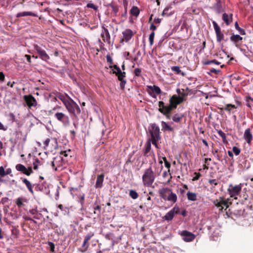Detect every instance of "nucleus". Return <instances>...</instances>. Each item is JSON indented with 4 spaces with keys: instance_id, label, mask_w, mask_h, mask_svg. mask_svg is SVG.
I'll return each mask as SVG.
<instances>
[{
    "instance_id": "1",
    "label": "nucleus",
    "mask_w": 253,
    "mask_h": 253,
    "mask_svg": "<svg viewBox=\"0 0 253 253\" xmlns=\"http://www.w3.org/2000/svg\"><path fill=\"white\" fill-rule=\"evenodd\" d=\"M106 60L110 65L109 67L112 69V73L117 76L118 79L120 81V87L122 90L125 88V85L126 83V81L125 79L126 77V73L125 72H122L119 66L116 65H112L113 64V61L110 55H107Z\"/></svg>"
},
{
    "instance_id": "2",
    "label": "nucleus",
    "mask_w": 253,
    "mask_h": 253,
    "mask_svg": "<svg viewBox=\"0 0 253 253\" xmlns=\"http://www.w3.org/2000/svg\"><path fill=\"white\" fill-rule=\"evenodd\" d=\"M160 197L165 201H168L175 203L177 200L176 194L172 192V190L168 187H163L159 190Z\"/></svg>"
},
{
    "instance_id": "3",
    "label": "nucleus",
    "mask_w": 253,
    "mask_h": 253,
    "mask_svg": "<svg viewBox=\"0 0 253 253\" xmlns=\"http://www.w3.org/2000/svg\"><path fill=\"white\" fill-rule=\"evenodd\" d=\"M155 179V175L152 168L149 167L145 170L142 175L143 184L145 186L150 187L153 183Z\"/></svg>"
},
{
    "instance_id": "4",
    "label": "nucleus",
    "mask_w": 253,
    "mask_h": 253,
    "mask_svg": "<svg viewBox=\"0 0 253 253\" xmlns=\"http://www.w3.org/2000/svg\"><path fill=\"white\" fill-rule=\"evenodd\" d=\"M68 160L64 159L62 156H57L53 158L51 162V166L55 171H61L66 167Z\"/></svg>"
},
{
    "instance_id": "5",
    "label": "nucleus",
    "mask_w": 253,
    "mask_h": 253,
    "mask_svg": "<svg viewBox=\"0 0 253 253\" xmlns=\"http://www.w3.org/2000/svg\"><path fill=\"white\" fill-rule=\"evenodd\" d=\"M68 111L74 115H79L81 113V109L79 105L71 98L64 104Z\"/></svg>"
},
{
    "instance_id": "6",
    "label": "nucleus",
    "mask_w": 253,
    "mask_h": 253,
    "mask_svg": "<svg viewBox=\"0 0 253 253\" xmlns=\"http://www.w3.org/2000/svg\"><path fill=\"white\" fill-rule=\"evenodd\" d=\"M183 100L182 97L177 96L176 95H173L169 98V104L168 105H165V107L167 108L168 111L173 110L175 109L177 106L182 103Z\"/></svg>"
},
{
    "instance_id": "7",
    "label": "nucleus",
    "mask_w": 253,
    "mask_h": 253,
    "mask_svg": "<svg viewBox=\"0 0 253 253\" xmlns=\"http://www.w3.org/2000/svg\"><path fill=\"white\" fill-rule=\"evenodd\" d=\"M148 132L151 137L150 139H161L160 127L155 123L150 125L148 127Z\"/></svg>"
},
{
    "instance_id": "8",
    "label": "nucleus",
    "mask_w": 253,
    "mask_h": 253,
    "mask_svg": "<svg viewBox=\"0 0 253 253\" xmlns=\"http://www.w3.org/2000/svg\"><path fill=\"white\" fill-rule=\"evenodd\" d=\"M213 203L220 211H222L224 207L225 209H227L229 204H231L229 202L228 199L224 200L223 198L221 197H219V199L214 200Z\"/></svg>"
},
{
    "instance_id": "9",
    "label": "nucleus",
    "mask_w": 253,
    "mask_h": 253,
    "mask_svg": "<svg viewBox=\"0 0 253 253\" xmlns=\"http://www.w3.org/2000/svg\"><path fill=\"white\" fill-rule=\"evenodd\" d=\"M242 190V184L233 186L232 184L229 185L227 190L231 197L234 199H237V196L238 195Z\"/></svg>"
},
{
    "instance_id": "10",
    "label": "nucleus",
    "mask_w": 253,
    "mask_h": 253,
    "mask_svg": "<svg viewBox=\"0 0 253 253\" xmlns=\"http://www.w3.org/2000/svg\"><path fill=\"white\" fill-rule=\"evenodd\" d=\"M102 31L101 33V37L102 41L104 42H106L108 44L111 43V36L109 33L108 30L105 27V25L103 24L101 26Z\"/></svg>"
},
{
    "instance_id": "11",
    "label": "nucleus",
    "mask_w": 253,
    "mask_h": 253,
    "mask_svg": "<svg viewBox=\"0 0 253 253\" xmlns=\"http://www.w3.org/2000/svg\"><path fill=\"white\" fill-rule=\"evenodd\" d=\"M54 116L57 120L61 122L64 125L69 123V117L63 113L56 112L55 113Z\"/></svg>"
},
{
    "instance_id": "12",
    "label": "nucleus",
    "mask_w": 253,
    "mask_h": 253,
    "mask_svg": "<svg viewBox=\"0 0 253 253\" xmlns=\"http://www.w3.org/2000/svg\"><path fill=\"white\" fill-rule=\"evenodd\" d=\"M34 49L36 50L40 56V58L42 60L47 62L50 59L49 55L46 53L45 51L38 45H35Z\"/></svg>"
},
{
    "instance_id": "13",
    "label": "nucleus",
    "mask_w": 253,
    "mask_h": 253,
    "mask_svg": "<svg viewBox=\"0 0 253 253\" xmlns=\"http://www.w3.org/2000/svg\"><path fill=\"white\" fill-rule=\"evenodd\" d=\"M159 111L164 115L167 119H170V114L173 110L168 111L167 108L165 107V104L163 101L159 102Z\"/></svg>"
},
{
    "instance_id": "14",
    "label": "nucleus",
    "mask_w": 253,
    "mask_h": 253,
    "mask_svg": "<svg viewBox=\"0 0 253 253\" xmlns=\"http://www.w3.org/2000/svg\"><path fill=\"white\" fill-rule=\"evenodd\" d=\"M212 24L216 34V40L218 42H220L223 39L224 34L221 32L220 27L218 25L216 22L213 21Z\"/></svg>"
},
{
    "instance_id": "15",
    "label": "nucleus",
    "mask_w": 253,
    "mask_h": 253,
    "mask_svg": "<svg viewBox=\"0 0 253 253\" xmlns=\"http://www.w3.org/2000/svg\"><path fill=\"white\" fill-rule=\"evenodd\" d=\"M183 238V240L186 242H189L193 241L195 238V235L192 233L187 230H183L180 233Z\"/></svg>"
},
{
    "instance_id": "16",
    "label": "nucleus",
    "mask_w": 253,
    "mask_h": 253,
    "mask_svg": "<svg viewBox=\"0 0 253 253\" xmlns=\"http://www.w3.org/2000/svg\"><path fill=\"white\" fill-rule=\"evenodd\" d=\"M16 169L19 171L22 172L26 175L29 176L33 173L32 167H29L27 169L24 165L22 164H17L15 167Z\"/></svg>"
},
{
    "instance_id": "17",
    "label": "nucleus",
    "mask_w": 253,
    "mask_h": 253,
    "mask_svg": "<svg viewBox=\"0 0 253 253\" xmlns=\"http://www.w3.org/2000/svg\"><path fill=\"white\" fill-rule=\"evenodd\" d=\"M24 99L29 108L35 107L37 105L36 99L32 95H24Z\"/></svg>"
},
{
    "instance_id": "18",
    "label": "nucleus",
    "mask_w": 253,
    "mask_h": 253,
    "mask_svg": "<svg viewBox=\"0 0 253 253\" xmlns=\"http://www.w3.org/2000/svg\"><path fill=\"white\" fill-rule=\"evenodd\" d=\"M123 39L121 40V42H123L124 41L126 42H128L133 36L132 31L129 29H127L122 32Z\"/></svg>"
},
{
    "instance_id": "19",
    "label": "nucleus",
    "mask_w": 253,
    "mask_h": 253,
    "mask_svg": "<svg viewBox=\"0 0 253 253\" xmlns=\"http://www.w3.org/2000/svg\"><path fill=\"white\" fill-rule=\"evenodd\" d=\"M201 8L197 6L196 4H193L190 7L188 8V13L190 14L198 15L201 12Z\"/></svg>"
},
{
    "instance_id": "20",
    "label": "nucleus",
    "mask_w": 253,
    "mask_h": 253,
    "mask_svg": "<svg viewBox=\"0 0 253 253\" xmlns=\"http://www.w3.org/2000/svg\"><path fill=\"white\" fill-rule=\"evenodd\" d=\"M28 200L24 197H18L15 200V203L18 208H21L25 206V203H27Z\"/></svg>"
},
{
    "instance_id": "21",
    "label": "nucleus",
    "mask_w": 253,
    "mask_h": 253,
    "mask_svg": "<svg viewBox=\"0 0 253 253\" xmlns=\"http://www.w3.org/2000/svg\"><path fill=\"white\" fill-rule=\"evenodd\" d=\"M244 137L246 142L248 144H250L251 141L253 140V135L251 132V129L250 128H248L245 130Z\"/></svg>"
},
{
    "instance_id": "22",
    "label": "nucleus",
    "mask_w": 253,
    "mask_h": 253,
    "mask_svg": "<svg viewBox=\"0 0 253 253\" xmlns=\"http://www.w3.org/2000/svg\"><path fill=\"white\" fill-rule=\"evenodd\" d=\"M104 174L103 173L97 176L96 182L95 183V187L96 188H100L103 186V182L104 181Z\"/></svg>"
},
{
    "instance_id": "23",
    "label": "nucleus",
    "mask_w": 253,
    "mask_h": 253,
    "mask_svg": "<svg viewBox=\"0 0 253 253\" xmlns=\"http://www.w3.org/2000/svg\"><path fill=\"white\" fill-rule=\"evenodd\" d=\"M232 14L230 15L224 13L222 15V19L226 23V25H229L232 21Z\"/></svg>"
},
{
    "instance_id": "24",
    "label": "nucleus",
    "mask_w": 253,
    "mask_h": 253,
    "mask_svg": "<svg viewBox=\"0 0 253 253\" xmlns=\"http://www.w3.org/2000/svg\"><path fill=\"white\" fill-rule=\"evenodd\" d=\"M230 41L232 42H233L236 45V46H237V43L240 42V41H242V40H243V38L242 37H241L240 35H234V34H233L231 37H230Z\"/></svg>"
},
{
    "instance_id": "25",
    "label": "nucleus",
    "mask_w": 253,
    "mask_h": 253,
    "mask_svg": "<svg viewBox=\"0 0 253 253\" xmlns=\"http://www.w3.org/2000/svg\"><path fill=\"white\" fill-rule=\"evenodd\" d=\"M31 16L36 17V16H37V15L36 13L32 12L24 11V12L18 13L16 14V17L18 18V17H22V16Z\"/></svg>"
},
{
    "instance_id": "26",
    "label": "nucleus",
    "mask_w": 253,
    "mask_h": 253,
    "mask_svg": "<svg viewBox=\"0 0 253 253\" xmlns=\"http://www.w3.org/2000/svg\"><path fill=\"white\" fill-rule=\"evenodd\" d=\"M171 70L176 75H181L183 77L186 76V73L184 72H182L180 70V67L178 66H172L171 67Z\"/></svg>"
},
{
    "instance_id": "27",
    "label": "nucleus",
    "mask_w": 253,
    "mask_h": 253,
    "mask_svg": "<svg viewBox=\"0 0 253 253\" xmlns=\"http://www.w3.org/2000/svg\"><path fill=\"white\" fill-rule=\"evenodd\" d=\"M171 8L172 7L171 5H169L165 7L163 11L162 15L163 16H169L172 15L173 13V12L171 10Z\"/></svg>"
},
{
    "instance_id": "28",
    "label": "nucleus",
    "mask_w": 253,
    "mask_h": 253,
    "mask_svg": "<svg viewBox=\"0 0 253 253\" xmlns=\"http://www.w3.org/2000/svg\"><path fill=\"white\" fill-rule=\"evenodd\" d=\"M89 246V241H86V240H84V242L82 245L81 248L79 249V250L82 252L84 253L87 251Z\"/></svg>"
},
{
    "instance_id": "29",
    "label": "nucleus",
    "mask_w": 253,
    "mask_h": 253,
    "mask_svg": "<svg viewBox=\"0 0 253 253\" xmlns=\"http://www.w3.org/2000/svg\"><path fill=\"white\" fill-rule=\"evenodd\" d=\"M56 97L60 99L64 104V105L68 101V100L70 99L71 98L68 95H66L65 96L63 94H62L61 93H59L58 95H57Z\"/></svg>"
},
{
    "instance_id": "30",
    "label": "nucleus",
    "mask_w": 253,
    "mask_h": 253,
    "mask_svg": "<svg viewBox=\"0 0 253 253\" xmlns=\"http://www.w3.org/2000/svg\"><path fill=\"white\" fill-rule=\"evenodd\" d=\"M22 182L23 183H24L26 185L27 189L30 192V193H31L32 194H33L34 191H33V187H32V184L31 183V182L29 180H28L26 178H23L22 179Z\"/></svg>"
},
{
    "instance_id": "31",
    "label": "nucleus",
    "mask_w": 253,
    "mask_h": 253,
    "mask_svg": "<svg viewBox=\"0 0 253 253\" xmlns=\"http://www.w3.org/2000/svg\"><path fill=\"white\" fill-rule=\"evenodd\" d=\"M147 87L151 90L153 92H155L156 94H160L161 93V90L160 88L156 85H148Z\"/></svg>"
},
{
    "instance_id": "32",
    "label": "nucleus",
    "mask_w": 253,
    "mask_h": 253,
    "mask_svg": "<svg viewBox=\"0 0 253 253\" xmlns=\"http://www.w3.org/2000/svg\"><path fill=\"white\" fill-rule=\"evenodd\" d=\"M216 3L214 5V7L217 12L220 13L222 11V7L221 0H216Z\"/></svg>"
},
{
    "instance_id": "33",
    "label": "nucleus",
    "mask_w": 253,
    "mask_h": 253,
    "mask_svg": "<svg viewBox=\"0 0 253 253\" xmlns=\"http://www.w3.org/2000/svg\"><path fill=\"white\" fill-rule=\"evenodd\" d=\"M174 216L173 211L171 210L164 216V218L166 220L170 221L173 219Z\"/></svg>"
},
{
    "instance_id": "34",
    "label": "nucleus",
    "mask_w": 253,
    "mask_h": 253,
    "mask_svg": "<svg viewBox=\"0 0 253 253\" xmlns=\"http://www.w3.org/2000/svg\"><path fill=\"white\" fill-rule=\"evenodd\" d=\"M163 129L165 131H173V128L169 126L167 123L163 121L162 122Z\"/></svg>"
},
{
    "instance_id": "35",
    "label": "nucleus",
    "mask_w": 253,
    "mask_h": 253,
    "mask_svg": "<svg viewBox=\"0 0 253 253\" xmlns=\"http://www.w3.org/2000/svg\"><path fill=\"white\" fill-rule=\"evenodd\" d=\"M58 208L62 212L63 215H66L69 213V209L67 207H64L62 205L60 204L58 206Z\"/></svg>"
},
{
    "instance_id": "36",
    "label": "nucleus",
    "mask_w": 253,
    "mask_h": 253,
    "mask_svg": "<svg viewBox=\"0 0 253 253\" xmlns=\"http://www.w3.org/2000/svg\"><path fill=\"white\" fill-rule=\"evenodd\" d=\"M187 198L190 201H195L197 200V195L195 193L188 192L187 193Z\"/></svg>"
},
{
    "instance_id": "37",
    "label": "nucleus",
    "mask_w": 253,
    "mask_h": 253,
    "mask_svg": "<svg viewBox=\"0 0 253 253\" xmlns=\"http://www.w3.org/2000/svg\"><path fill=\"white\" fill-rule=\"evenodd\" d=\"M237 107L235 105H233L231 104H227L225 105L224 108H220V110H223V109L226 111L230 112L232 109H236Z\"/></svg>"
},
{
    "instance_id": "38",
    "label": "nucleus",
    "mask_w": 253,
    "mask_h": 253,
    "mask_svg": "<svg viewBox=\"0 0 253 253\" xmlns=\"http://www.w3.org/2000/svg\"><path fill=\"white\" fill-rule=\"evenodd\" d=\"M240 198L242 203H246L249 201V196L246 192L243 193L240 195Z\"/></svg>"
},
{
    "instance_id": "39",
    "label": "nucleus",
    "mask_w": 253,
    "mask_h": 253,
    "mask_svg": "<svg viewBox=\"0 0 253 253\" xmlns=\"http://www.w3.org/2000/svg\"><path fill=\"white\" fill-rule=\"evenodd\" d=\"M139 9L136 6H134L130 9V13L133 16H137L139 15Z\"/></svg>"
},
{
    "instance_id": "40",
    "label": "nucleus",
    "mask_w": 253,
    "mask_h": 253,
    "mask_svg": "<svg viewBox=\"0 0 253 253\" xmlns=\"http://www.w3.org/2000/svg\"><path fill=\"white\" fill-rule=\"evenodd\" d=\"M183 115L176 114L172 117V120L176 123H179L182 120Z\"/></svg>"
},
{
    "instance_id": "41",
    "label": "nucleus",
    "mask_w": 253,
    "mask_h": 253,
    "mask_svg": "<svg viewBox=\"0 0 253 253\" xmlns=\"http://www.w3.org/2000/svg\"><path fill=\"white\" fill-rule=\"evenodd\" d=\"M145 149L144 151V155L145 156H147V154L148 152H150L151 148V145L150 142H147L145 145Z\"/></svg>"
},
{
    "instance_id": "42",
    "label": "nucleus",
    "mask_w": 253,
    "mask_h": 253,
    "mask_svg": "<svg viewBox=\"0 0 253 253\" xmlns=\"http://www.w3.org/2000/svg\"><path fill=\"white\" fill-rule=\"evenodd\" d=\"M217 133L218 135L222 138L223 142L224 143H227L225 134L221 130H217Z\"/></svg>"
},
{
    "instance_id": "43",
    "label": "nucleus",
    "mask_w": 253,
    "mask_h": 253,
    "mask_svg": "<svg viewBox=\"0 0 253 253\" xmlns=\"http://www.w3.org/2000/svg\"><path fill=\"white\" fill-rule=\"evenodd\" d=\"M129 195L133 199H136L138 197V194L135 190L132 189L129 190Z\"/></svg>"
},
{
    "instance_id": "44",
    "label": "nucleus",
    "mask_w": 253,
    "mask_h": 253,
    "mask_svg": "<svg viewBox=\"0 0 253 253\" xmlns=\"http://www.w3.org/2000/svg\"><path fill=\"white\" fill-rule=\"evenodd\" d=\"M165 166L168 169V172L169 173V175H170L169 179V180L167 182V183H169L171 180V179L172 178V176L171 175V173L170 172V168L171 165H170V163H169L168 161H166V162L165 163Z\"/></svg>"
},
{
    "instance_id": "45",
    "label": "nucleus",
    "mask_w": 253,
    "mask_h": 253,
    "mask_svg": "<svg viewBox=\"0 0 253 253\" xmlns=\"http://www.w3.org/2000/svg\"><path fill=\"white\" fill-rule=\"evenodd\" d=\"M71 151L70 149H69L67 151H61L60 154L61 156H63L65 157H67L68 156H69L70 157H71L72 156L71 155Z\"/></svg>"
},
{
    "instance_id": "46",
    "label": "nucleus",
    "mask_w": 253,
    "mask_h": 253,
    "mask_svg": "<svg viewBox=\"0 0 253 253\" xmlns=\"http://www.w3.org/2000/svg\"><path fill=\"white\" fill-rule=\"evenodd\" d=\"M211 64H215L216 65H220L221 64V63L220 62L217 61V60H216L215 59L207 61L204 63V64L206 65H210Z\"/></svg>"
},
{
    "instance_id": "47",
    "label": "nucleus",
    "mask_w": 253,
    "mask_h": 253,
    "mask_svg": "<svg viewBox=\"0 0 253 253\" xmlns=\"http://www.w3.org/2000/svg\"><path fill=\"white\" fill-rule=\"evenodd\" d=\"M41 164V161L38 158L35 159V161L33 163V168L35 170H37L38 169V167L39 165Z\"/></svg>"
},
{
    "instance_id": "48",
    "label": "nucleus",
    "mask_w": 253,
    "mask_h": 253,
    "mask_svg": "<svg viewBox=\"0 0 253 253\" xmlns=\"http://www.w3.org/2000/svg\"><path fill=\"white\" fill-rule=\"evenodd\" d=\"M94 213L99 215L100 214L101 207L99 205H96L93 207Z\"/></svg>"
},
{
    "instance_id": "49",
    "label": "nucleus",
    "mask_w": 253,
    "mask_h": 253,
    "mask_svg": "<svg viewBox=\"0 0 253 253\" xmlns=\"http://www.w3.org/2000/svg\"><path fill=\"white\" fill-rule=\"evenodd\" d=\"M94 235V233L93 232H90L88 233L84 237V239L86 241H89L91 238Z\"/></svg>"
},
{
    "instance_id": "50",
    "label": "nucleus",
    "mask_w": 253,
    "mask_h": 253,
    "mask_svg": "<svg viewBox=\"0 0 253 253\" xmlns=\"http://www.w3.org/2000/svg\"><path fill=\"white\" fill-rule=\"evenodd\" d=\"M154 36H155L154 32H152L149 35V40L150 44L151 45H153V44L154 43Z\"/></svg>"
},
{
    "instance_id": "51",
    "label": "nucleus",
    "mask_w": 253,
    "mask_h": 253,
    "mask_svg": "<svg viewBox=\"0 0 253 253\" xmlns=\"http://www.w3.org/2000/svg\"><path fill=\"white\" fill-rule=\"evenodd\" d=\"M160 140H157L156 139H149L148 142H152V144L154 145L157 148H158V145L157 142Z\"/></svg>"
},
{
    "instance_id": "52",
    "label": "nucleus",
    "mask_w": 253,
    "mask_h": 253,
    "mask_svg": "<svg viewBox=\"0 0 253 253\" xmlns=\"http://www.w3.org/2000/svg\"><path fill=\"white\" fill-rule=\"evenodd\" d=\"M86 7L88 8H92L95 11H97L98 10V7L91 3H87L86 5Z\"/></svg>"
},
{
    "instance_id": "53",
    "label": "nucleus",
    "mask_w": 253,
    "mask_h": 253,
    "mask_svg": "<svg viewBox=\"0 0 253 253\" xmlns=\"http://www.w3.org/2000/svg\"><path fill=\"white\" fill-rule=\"evenodd\" d=\"M232 151L236 155H239V154L240 153V152H241L240 149L236 146H234L233 147Z\"/></svg>"
},
{
    "instance_id": "54",
    "label": "nucleus",
    "mask_w": 253,
    "mask_h": 253,
    "mask_svg": "<svg viewBox=\"0 0 253 253\" xmlns=\"http://www.w3.org/2000/svg\"><path fill=\"white\" fill-rule=\"evenodd\" d=\"M171 210L173 211L174 215L179 213L180 209L177 206H175Z\"/></svg>"
},
{
    "instance_id": "55",
    "label": "nucleus",
    "mask_w": 253,
    "mask_h": 253,
    "mask_svg": "<svg viewBox=\"0 0 253 253\" xmlns=\"http://www.w3.org/2000/svg\"><path fill=\"white\" fill-rule=\"evenodd\" d=\"M141 69L140 68H136L134 71L135 76L140 77L141 76Z\"/></svg>"
},
{
    "instance_id": "56",
    "label": "nucleus",
    "mask_w": 253,
    "mask_h": 253,
    "mask_svg": "<svg viewBox=\"0 0 253 253\" xmlns=\"http://www.w3.org/2000/svg\"><path fill=\"white\" fill-rule=\"evenodd\" d=\"M220 72V70H217L214 68H211L210 70V72L208 73L209 74H211V73H213L214 74L217 75Z\"/></svg>"
},
{
    "instance_id": "57",
    "label": "nucleus",
    "mask_w": 253,
    "mask_h": 253,
    "mask_svg": "<svg viewBox=\"0 0 253 253\" xmlns=\"http://www.w3.org/2000/svg\"><path fill=\"white\" fill-rule=\"evenodd\" d=\"M209 183L212 185H213V187H214L215 186H216L217 184H218V182L216 181V180L215 179H210L209 180Z\"/></svg>"
},
{
    "instance_id": "58",
    "label": "nucleus",
    "mask_w": 253,
    "mask_h": 253,
    "mask_svg": "<svg viewBox=\"0 0 253 253\" xmlns=\"http://www.w3.org/2000/svg\"><path fill=\"white\" fill-rule=\"evenodd\" d=\"M61 107L59 106V105H56V106H55L54 107H53L50 111L49 112L50 113H55L56 111L57 110H59V109H61Z\"/></svg>"
},
{
    "instance_id": "59",
    "label": "nucleus",
    "mask_w": 253,
    "mask_h": 253,
    "mask_svg": "<svg viewBox=\"0 0 253 253\" xmlns=\"http://www.w3.org/2000/svg\"><path fill=\"white\" fill-rule=\"evenodd\" d=\"M0 176L1 177H4L5 176L4 168L2 166L0 167Z\"/></svg>"
},
{
    "instance_id": "60",
    "label": "nucleus",
    "mask_w": 253,
    "mask_h": 253,
    "mask_svg": "<svg viewBox=\"0 0 253 253\" xmlns=\"http://www.w3.org/2000/svg\"><path fill=\"white\" fill-rule=\"evenodd\" d=\"M50 141V139L49 138L46 139L43 142L44 144V149H46V148L48 146L49 142Z\"/></svg>"
},
{
    "instance_id": "61",
    "label": "nucleus",
    "mask_w": 253,
    "mask_h": 253,
    "mask_svg": "<svg viewBox=\"0 0 253 253\" xmlns=\"http://www.w3.org/2000/svg\"><path fill=\"white\" fill-rule=\"evenodd\" d=\"M48 245L50 247V251L52 252H54L55 246H54V243H53L52 242H48Z\"/></svg>"
},
{
    "instance_id": "62",
    "label": "nucleus",
    "mask_w": 253,
    "mask_h": 253,
    "mask_svg": "<svg viewBox=\"0 0 253 253\" xmlns=\"http://www.w3.org/2000/svg\"><path fill=\"white\" fill-rule=\"evenodd\" d=\"M29 213L34 215H35V214L37 215L38 211L36 209H33L29 211Z\"/></svg>"
},
{
    "instance_id": "63",
    "label": "nucleus",
    "mask_w": 253,
    "mask_h": 253,
    "mask_svg": "<svg viewBox=\"0 0 253 253\" xmlns=\"http://www.w3.org/2000/svg\"><path fill=\"white\" fill-rule=\"evenodd\" d=\"M237 30L241 35H245L246 34L245 31L243 29L241 28L240 27L238 28Z\"/></svg>"
},
{
    "instance_id": "64",
    "label": "nucleus",
    "mask_w": 253,
    "mask_h": 253,
    "mask_svg": "<svg viewBox=\"0 0 253 253\" xmlns=\"http://www.w3.org/2000/svg\"><path fill=\"white\" fill-rule=\"evenodd\" d=\"M118 11H119V8L118 7L115 6H112V11L115 15L117 14Z\"/></svg>"
}]
</instances>
